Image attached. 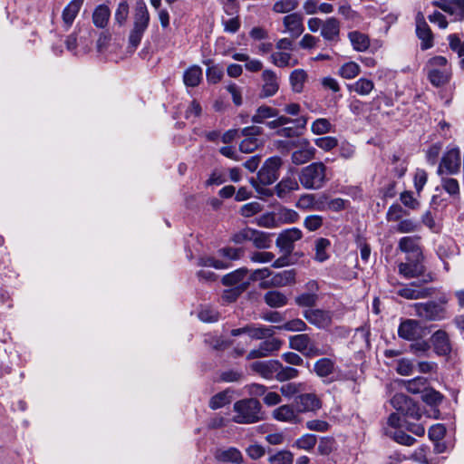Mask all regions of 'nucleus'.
<instances>
[{
  "label": "nucleus",
  "instance_id": "obj_1",
  "mask_svg": "<svg viewBox=\"0 0 464 464\" xmlns=\"http://www.w3.org/2000/svg\"><path fill=\"white\" fill-rule=\"evenodd\" d=\"M298 180L305 189H320L329 180L327 167L321 161L313 162L301 169L298 174Z\"/></svg>",
  "mask_w": 464,
  "mask_h": 464
},
{
  "label": "nucleus",
  "instance_id": "obj_2",
  "mask_svg": "<svg viewBox=\"0 0 464 464\" xmlns=\"http://www.w3.org/2000/svg\"><path fill=\"white\" fill-rule=\"evenodd\" d=\"M261 403L254 398L242 399L234 403L232 420L238 424H252L263 419Z\"/></svg>",
  "mask_w": 464,
  "mask_h": 464
},
{
  "label": "nucleus",
  "instance_id": "obj_3",
  "mask_svg": "<svg viewBox=\"0 0 464 464\" xmlns=\"http://www.w3.org/2000/svg\"><path fill=\"white\" fill-rule=\"evenodd\" d=\"M421 257H405V261L398 264V273L405 279L420 277L421 283L428 284L434 280L430 272H426V266Z\"/></svg>",
  "mask_w": 464,
  "mask_h": 464
},
{
  "label": "nucleus",
  "instance_id": "obj_4",
  "mask_svg": "<svg viewBox=\"0 0 464 464\" xmlns=\"http://www.w3.org/2000/svg\"><path fill=\"white\" fill-rule=\"evenodd\" d=\"M448 299L441 297L439 302L428 301L425 303H416L412 305L415 315L424 321H440L446 318V304Z\"/></svg>",
  "mask_w": 464,
  "mask_h": 464
},
{
  "label": "nucleus",
  "instance_id": "obj_5",
  "mask_svg": "<svg viewBox=\"0 0 464 464\" xmlns=\"http://www.w3.org/2000/svg\"><path fill=\"white\" fill-rule=\"evenodd\" d=\"M150 23V14L145 4L137 5L134 14L133 28L129 35V47L132 52L139 46L144 32Z\"/></svg>",
  "mask_w": 464,
  "mask_h": 464
},
{
  "label": "nucleus",
  "instance_id": "obj_6",
  "mask_svg": "<svg viewBox=\"0 0 464 464\" xmlns=\"http://www.w3.org/2000/svg\"><path fill=\"white\" fill-rule=\"evenodd\" d=\"M283 160L278 156L266 159L257 173V180L252 178L250 183L258 190V182L262 185H270L279 178Z\"/></svg>",
  "mask_w": 464,
  "mask_h": 464
},
{
  "label": "nucleus",
  "instance_id": "obj_7",
  "mask_svg": "<svg viewBox=\"0 0 464 464\" xmlns=\"http://www.w3.org/2000/svg\"><path fill=\"white\" fill-rule=\"evenodd\" d=\"M421 280L414 281L409 284L398 283L399 288L396 294L407 300L425 299L433 296L437 289L433 286H426Z\"/></svg>",
  "mask_w": 464,
  "mask_h": 464
},
{
  "label": "nucleus",
  "instance_id": "obj_8",
  "mask_svg": "<svg viewBox=\"0 0 464 464\" xmlns=\"http://www.w3.org/2000/svg\"><path fill=\"white\" fill-rule=\"evenodd\" d=\"M392 407L406 418L419 420L422 414L416 403L403 393H396L392 399Z\"/></svg>",
  "mask_w": 464,
  "mask_h": 464
},
{
  "label": "nucleus",
  "instance_id": "obj_9",
  "mask_svg": "<svg viewBox=\"0 0 464 464\" xmlns=\"http://www.w3.org/2000/svg\"><path fill=\"white\" fill-rule=\"evenodd\" d=\"M289 346L291 349L300 352L306 357H314L324 354V352L315 345L306 334L291 336L289 338Z\"/></svg>",
  "mask_w": 464,
  "mask_h": 464
},
{
  "label": "nucleus",
  "instance_id": "obj_10",
  "mask_svg": "<svg viewBox=\"0 0 464 464\" xmlns=\"http://www.w3.org/2000/svg\"><path fill=\"white\" fill-rule=\"evenodd\" d=\"M460 163V150L451 149L443 155L437 172L440 176L457 174L459 171Z\"/></svg>",
  "mask_w": 464,
  "mask_h": 464
},
{
  "label": "nucleus",
  "instance_id": "obj_11",
  "mask_svg": "<svg viewBox=\"0 0 464 464\" xmlns=\"http://www.w3.org/2000/svg\"><path fill=\"white\" fill-rule=\"evenodd\" d=\"M400 338L407 341H417L425 335V330L419 321L415 319H405L398 327Z\"/></svg>",
  "mask_w": 464,
  "mask_h": 464
},
{
  "label": "nucleus",
  "instance_id": "obj_12",
  "mask_svg": "<svg viewBox=\"0 0 464 464\" xmlns=\"http://www.w3.org/2000/svg\"><path fill=\"white\" fill-rule=\"evenodd\" d=\"M294 406L301 413L316 412L322 408V401L314 393H302L294 401Z\"/></svg>",
  "mask_w": 464,
  "mask_h": 464
},
{
  "label": "nucleus",
  "instance_id": "obj_13",
  "mask_svg": "<svg viewBox=\"0 0 464 464\" xmlns=\"http://www.w3.org/2000/svg\"><path fill=\"white\" fill-rule=\"evenodd\" d=\"M303 237L302 231L297 227H292L282 231L276 238V246L285 254H291L294 250V243Z\"/></svg>",
  "mask_w": 464,
  "mask_h": 464
},
{
  "label": "nucleus",
  "instance_id": "obj_14",
  "mask_svg": "<svg viewBox=\"0 0 464 464\" xmlns=\"http://www.w3.org/2000/svg\"><path fill=\"white\" fill-rule=\"evenodd\" d=\"M325 199H327L325 195L316 198L314 194H303L295 206L304 211H324L326 209Z\"/></svg>",
  "mask_w": 464,
  "mask_h": 464
},
{
  "label": "nucleus",
  "instance_id": "obj_15",
  "mask_svg": "<svg viewBox=\"0 0 464 464\" xmlns=\"http://www.w3.org/2000/svg\"><path fill=\"white\" fill-rule=\"evenodd\" d=\"M283 342L277 338H267L261 342L257 348L251 350L246 355L247 360L266 357L273 352L278 351Z\"/></svg>",
  "mask_w": 464,
  "mask_h": 464
},
{
  "label": "nucleus",
  "instance_id": "obj_16",
  "mask_svg": "<svg viewBox=\"0 0 464 464\" xmlns=\"http://www.w3.org/2000/svg\"><path fill=\"white\" fill-rule=\"evenodd\" d=\"M304 317L320 329H325L332 324V313L322 309H308L303 313Z\"/></svg>",
  "mask_w": 464,
  "mask_h": 464
},
{
  "label": "nucleus",
  "instance_id": "obj_17",
  "mask_svg": "<svg viewBox=\"0 0 464 464\" xmlns=\"http://www.w3.org/2000/svg\"><path fill=\"white\" fill-rule=\"evenodd\" d=\"M416 34L419 39L421 41V50H427L433 46L432 32L421 13H419L416 17Z\"/></svg>",
  "mask_w": 464,
  "mask_h": 464
},
{
  "label": "nucleus",
  "instance_id": "obj_18",
  "mask_svg": "<svg viewBox=\"0 0 464 464\" xmlns=\"http://www.w3.org/2000/svg\"><path fill=\"white\" fill-rule=\"evenodd\" d=\"M419 237H403L399 240L398 249L406 254V257H421L422 250Z\"/></svg>",
  "mask_w": 464,
  "mask_h": 464
},
{
  "label": "nucleus",
  "instance_id": "obj_19",
  "mask_svg": "<svg viewBox=\"0 0 464 464\" xmlns=\"http://www.w3.org/2000/svg\"><path fill=\"white\" fill-rule=\"evenodd\" d=\"M295 281V270H285L274 275L269 281L260 284L261 288L283 287L294 284Z\"/></svg>",
  "mask_w": 464,
  "mask_h": 464
},
{
  "label": "nucleus",
  "instance_id": "obj_20",
  "mask_svg": "<svg viewBox=\"0 0 464 464\" xmlns=\"http://www.w3.org/2000/svg\"><path fill=\"white\" fill-rule=\"evenodd\" d=\"M250 368L253 372L259 374L265 379L272 380L276 379V372L278 368L277 360H267V361H257L254 362Z\"/></svg>",
  "mask_w": 464,
  "mask_h": 464
},
{
  "label": "nucleus",
  "instance_id": "obj_21",
  "mask_svg": "<svg viewBox=\"0 0 464 464\" xmlns=\"http://www.w3.org/2000/svg\"><path fill=\"white\" fill-rule=\"evenodd\" d=\"M432 5L450 15H458L459 20H464V0H434Z\"/></svg>",
  "mask_w": 464,
  "mask_h": 464
},
{
  "label": "nucleus",
  "instance_id": "obj_22",
  "mask_svg": "<svg viewBox=\"0 0 464 464\" xmlns=\"http://www.w3.org/2000/svg\"><path fill=\"white\" fill-rule=\"evenodd\" d=\"M303 20V15L298 13H292L283 18V24L285 31L288 32L293 38H297L303 34L304 30Z\"/></svg>",
  "mask_w": 464,
  "mask_h": 464
},
{
  "label": "nucleus",
  "instance_id": "obj_23",
  "mask_svg": "<svg viewBox=\"0 0 464 464\" xmlns=\"http://www.w3.org/2000/svg\"><path fill=\"white\" fill-rule=\"evenodd\" d=\"M273 417L279 421L289 422L292 424L299 423L302 420L299 413L294 406V403L292 405L285 404L276 408L273 411Z\"/></svg>",
  "mask_w": 464,
  "mask_h": 464
},
{
  "label": "nucleus",
  "instance_id": "obj_24",
  "mask_svg": "<svg viewBox=\"0 0 464 464\" xmlns=\"http://www.w3.org/2000/svg\"><path fill=\"white\" fill-rule=\"evenodd\" d=\"M430 342L438 355H448L451 352V344L449 335L443 330L436 331L431 335Z\"/></svg>",
  "mask_w": 464,
  "mask_h": 464
},
{
  "label": "nucleus",
  "instance_id": "obj_25",
  "mask_svg": "<svg viewBox=\"0 0 464 464\" xmlns=\"http://www.w3.org/2000/svg\"><path fill=\"white\" fill-rule=\"evenodd\" d=\"M297 148L299 149L294 151L291 156L294 164L302 165L314 159L315 149L311 147L306 140L299 141Z\"/></svg>",
  "mask_w": 464,
  "mask_h": 464
},
{
  "label": "nucleus",
  "instance_id": "obj_26",
  "mask_svg": "<svg viewBox=\"0 0 464 464\" xmlns=\"http://www.w3.org/2000/svg\"><path fill=\"white\" fill-rule=\"evenodd\" d=\"M307 288L311 291L309 293H304L295 297V304L302 307H312L315 305L318 295L316 294L318 285L315 281H310L306 285Z\"/></svg>",
  "mask_w": 464,
  "mask_h": 464
},
{
  "label": "nucleus",
  "instance_id": "obj_27",
  "mask_svg": "<svg viewBox=\"0 0 464 464\" xmlns=\"http://www.w3.org/2000/svg\"><path fill=\"white\" fill-rule=\"evenodd\" d=\"M340 34V23L334 17H330L324 22L321 29L322 36L327 41H338Z\"/></svg>",
  "mask_w": 464,
  "mask_h": 464
},
{
  "label": "nucleus",
  "instance_id": "obj_28",
  "mask_svg": "<svg viewBox=\"0 0 464 464\" xmlns=\"http://www.w3.org/2000/svg\"><path fill=\"white\" fill-rule=\"evenodd\" d=\"M299 189L298 181L292 177L284 178L275 188L276 194L278 198H284L291 192Z\"/></svg>",
  "mask_w": 464,
  "mask_h": 464
},
{
  "label": "nucleus",
  "instance_id": "obj_29",
  "mask_svg": "<svg viewBox=\"0 0 464 464\" xmlns=\"http://www.w3.org/2000/svg\"><path fill=\"white\" fill-rule=\"evenodd\" d=\"M265 303L272 308H280L287 304V295L278 290H271L264 295Z\"/></svg>",
  "mask_w": 464,
  "mask_h": 464
},
{
  "label": "nucleus",
  "instance_id": "obj_30",
  "mask_svg": "<svg viewBox=\"0 0 464 464\" xmlns=\"http://www.w3.org/2000/svg\"><path fill=\"white\" fill-rule=\"evenodd\" d=\"M82 3L83 0H72L63 9L62 16L66 29H68L72 24Z\"/></svg>",
  "mask_w": 464,
  "mask_h": 464
},
{
  "label": "nucleus",
  "instance_id": "obj_31",
  "mask_svg": "<svg viewBox=\"0 0 464 464\" xmlns=\"http://www.w3.org/2000/svg\"><path fill=\"white\" fill-rule=\"evenodd\" d=\"M278 110L269 106H260L256 110V112L252 116V122L258 124H266V120L277 117Z\"/></svg>",
  "mask_w": 464,
  "mask_h": 464
},
{
  "label": "nucleus",
  "instance_id": "obj_32",
  "mask_svg": "<svg viewBox=\"0 0 464 464\" xmlns=\"http://www.w3.org/2000/svg\"><path fill=\"white\" fill-rule=\"evenodd\" d=\"M202 69L198 65H192L185 71L183 82L187 87H197L202 80Z\"/></svg>",
  "mask_w": 464,
  "mask_h": 464
},
{
  "label": "nucleus",
  "instance_id": "obj_33",
  "mask_svg": "<svg viewBox=\"0 0 464 464\" xmlns=\"http://www.w3.org/2000/svg\"><path fill=\"white\" fill-rule=\"evenodd\" d=\"M348 38L353 49L357 52H364L370 46L369 37L359 31L350 32L348 34Z\"/></svg>",
  "mask_w": 464,
  "mask_h": 464
},
{
  "label": "nucleus",
  "instance_id": "obj_34",
  "mask_svg": "<svg viewBox=\"0 0 464 464\" xmlns=\"http://www.w3.org/2000/svg\"><path fill=\"white\" fill-rule=\"evenodd\" d=\"M276 326L249 324V337L256 340L267 339L275 334Z\"/></svg>",
  "mask_w": 464,
  "mask_h": 464
},
{
  "label": "nucleus",
  "instance_id": "obj_35",
  "mask_svg": "<svg viewBox=\"0 0 464 464\" xmlns=\"http://www.w3.org/2000/svg\"><path fill=\"white\" fill-rule=\"evenodd\" d=\"M203 63L208 66L206 72L208 82L209 84L218 83L224 76L223 66L219 64H214L212 60H207Z\"/></svg>",
  "mask_w": 464,
  "mask_h": 464
},
{
  "label": "nucleus",
  "instance_id": "obj_36",
  "mask_svg": "<svg viewBox=\"0 0 464 464\" xmlns=\"http://www.w3.org/2000/svg\"><path fill=\"white\" fill-rule=\"evenodd\" d=\"M216 457L218 460L224 462H232L235 464H240L243 462V456L241 452L236 448L220 450L217 451Z\"/></svg>",
  "mask_w": 464,
  "mask_h": 464
},
{
  "label": "nucleus",
  "instance_id": "obj_37",
  "mask_svg": "<svg viewBox=\"0 0 464 464\" xmlns=\"http://www.w3.org/2000/svg\"><path fill=\"white\" fill-rule=\"evenodd\" d=\"M110 9L105 5L97 6L92 14V22L96 27L104 28L110 18Z\"/></svg>",
  "mask_w": 464,
  "mask_h": 464
},
{
  "label": "nucleus",
  "instance_id": "obj_38",
  "mask_svg": "<svg viewBox=\"0 0 464 464\" xmlns=\"http://www.w3.org/2000/svg\"><path fill=\"white\" fill-rule=\"evenodd\" d=\"M334 362L329 358H321L314 362V371L320 377H327L333 373Z\"/></svg>",
  "mask_w": 464,
  "mask_h": 464
},
{
  "label": "nucleus",
  "instance_id": "obj_39",
  "mask_svg": "<svg viewBox=\"0 0 464 464\" xmlns=\"http://www.w3.org/2000/svg\"><path fill=\"white\" fill-rule=\"evenodd\" d=\"M251 242L256 248L266 249L270 247L272 240L268 233L253 228Z\"/></svg>",
  "mask_w": 464,
  "mask_h": 464
},
{
  "label": "nucleus",
  "instance_id": "obj_40",
  "mask_svg": "<svg viewBox=\"0 0 464 464\" xmlns=\"http://www.w3.org/2000/svg\"><path fill=\"white\" fill-rule=\"evenodd\" d=\"M248 270L246 268H239L237 270H235L234 272H231L222 278V283L225 285H239L242 283H245L243 279L246 276Z\"/></svg>",
  "mask_w": 464,
  "mask_h": 464
},
{
  "label": "nucleus",
  "instance_id": "obj_41",
  "mask_svg": "<svg viewBox=\"0 0 464 464\" xmlns=\"http://www.w3.org/2000/svg\"><path fill=\"white\" fill-rule=\"evenodd\" d=\"M450 73L446 70L432 69L429 72L430 83L434 86L445 85L449 83Z\"/></svg>",
  "mask_w": 464,
  "mask_h": 464
},
{
  "label": "nucleus",
  "instance_id": "obj_42",
  "mask_svg": "<svg viewBox=\"0 0 464 464\" xmlns=\"http://www.w3.org/2000/svg\"><path fill=\"white\" fill-rule=\"evenodd\" d=\"M405 389L413 394L421 393L429 385L424 377H416L411 380L404 381Z\"/></svg>",
  "mask_w": 464,
  "mask_h": 464
},
{
  "label": "nucleus",
  "instance_id": "obj_43",
  "mask_svg": "<svg viewBox=\"0 0 464 464\" xmlns=\"http://www.w3.org/2000/svg\"><path fill=\"white\" fill-rule=\"evenodd\" d=\"M440 185L442 188L452 198L459 197V184L456 179L441 176Z\"/></svg>",
  "mask_w": 464,
  "mask_h": 464
},
{
  "label": "nucleus",
  "instance_id": "obj_44",
  "mask_svg": "<svg viewBox=\"0 0 464 464\" xmlns=\"http://www.w3.org/2000/svg\"><path fill=\"white\" fill-rule=\"evenodd\" d=\"M331 246L329 239L324 237H320L315 241V255L314 259L318 262H324L329 258V256L326 252L328 247Z\"/></svg>",
  "mask_w": 464,
  "mask_h": 464
},
{
  "label": "nucleus",
  "instance_id": "obj_45",
  "mask_svg": "<svg viewBox=\"0 0 464 464\" xmlns=\"http://www.w3.org/2000/svg\"><path fill=\"white\" fill-rule=\"evenodd\" d=\"M298 374L299 371L297 369L289 366H284L278 361V368L276 372V380H277L278 382H285L296 378Z\"/></svg>",
  "mask_w": 464,
  "mask_h": 464
},
{
  "label": "nucleus",
  "instance_id": "obj_46",
  "mask_svg": "<svg viewBox=\"0 0 464 464\" xmlns=\"http://www.w3.org/2000/svg\"><path fill=\"white\" fill-rule=\"evenodd\" d=\"M299 5L298 0H277L272 10L277 14H285L295 10Z\"/></svg>",
  "mask_w": 464,
  "mask_h": 464
},
{
  "label": "nucleus",
  "instance_id": "obj_47",
  "mask_svg": "<svg viewBox=\"0 0 464 464\" xmlns=\"http://www.w3.org/2000/svg\"><path fill=\"white\" fill-rule=\"evenodd\" d=\"M386 434L392 438L397 443H400L404 446H412L416 440L405 433L401 430H386Z\"/></svg>",
  "mask_w": 464,
  "mask_h": 464
},
{
  "label": "nucleus",
  "instance_id": "obj_48",
  "mask_svg": "<svg viewBox=\"0 0 464 464\" xmlns=\"http://www.w3.org/2000/svg\"><path fill=\"white\" fill-rule=\"evenodd\" d=\"M316 441L317 438L315 435L306 433L295 441L294 447H296L299 450L310 451L314 448Z\"/></svg>",
  "mask_w": 464,
  "mask_h": 464
},
{
  "label": "nucleus",
  "instance_id": "obj_49",
  "mask_svg": "<svg viewBox=\"0 0 464 464\" xmlns=\"http://www.w3.org/2000/svg\"><path fill=\"white\" fill-rule=\"evenodd\" d=\"M293 461L294 455L289 450H279L268 458L270 464H293Z\"/></svg>",
  "mask_w": 464,
  "mask_h": 464
},
{
  "label": "nucleus",
  "instance_id": "obj_50",
  "mask_svg": "<svg viewBox=\"0 0 464 464\" xmlns=\"http://www.w3.org/2000/svg\"><path fill=\"white\" fill-rule=\"evenodd\" d=\"M421 399L427 404L433 406L440 404L442 401L443 396L440 394V392L428 386L421 392Z\"/></svg>",
  "mask_w": 464,
  "mask_h": 464
},
{
  "label": "nucleus",
  "instance_id": "obj_51",
  "mask_svg": "<svg viewBox=\"0 0 464 464\" xmlns=\"http://www.w3.org/2000/svg\"><path fill=\"white\" fill-rule=\"evenodd\" d=\"M277 330H285L289 332H303L307 329L306 324L299 318L290 320L282 325H276Z\"/></svg>",
  "mask_w": 464,
  "mask_h": 464
},
{
  "label": "nucleus",
  "instance_id": "obj_52",
  "mask_svg": "<svg viewBox=\"0 0 464 464\" xmlns=\"http://www.w3.org/2000/svg\"><path fill=\"white\" fill-rule=\"evenodd\" d=\"M412 343L410 345L409 349H410V352L413 354H415L416 356H425L430 349V343L425 341V340H422L421 339H418L417 341H411Z\"/></svg>",
  "mask_w": 464,
  "mask_h": 464
},
{
  "label": "nucleus",
  "instance_id": "obj_53",
  "mask_svg": "<svg viewBox=\"0 0 464 464\" xmlns=\"http://www.w3.org/2000/svg\"><path fill=\"white\" fill-rule=\"evenodd\" d=\"M248 285L249 282H246L228 290H226L222 295V298L227 302H234L248 287Z\"/></svg>",
  "mask_w": 464,
  "mask_h": 464
},
{
  "label": "nucleus",
  "instance_id": "obj_54",
  "mask_svg": "<svg viewBox=\"0 0 464 464\" xmlns=\"http://www.w3.org/2000/svg\"><path fill=\"white\" fill-rule=\"evenodd\" d=\"M303 224L308 231H316L324 225V218L320 215H309L304 218Z\"/></svg>",
  "mask_w": 464,
  "mask_h": 464
},
{
  "label": "nucleus",
  "instance_id": "obj_55",
  "mask_svg": "<svg viewBox=\"0 0 464 464\" xmlns=\"http://www.w3.org/2000/svg\"><path fill=\"white\" fill-rule=\"evenodd\" d=\"M304 390V383L288 382L281 386V393L287 398L295 396Z\"/></svg>",
  "mask_w": 464,
  "mask_h": 464
},
{
  "label": "nucleus",
  "instance_id": "obj_56",
  "mask_svg": "<svg viewBox=\"0 0 464 464\" xmlns=\"http://www.w3.org/2000/svg\"><path fill=\"white\" fill-rule=\"evenodd\" d=\"M332 124L327 119L320 118L313 122L311 130L314 134L321 135L330 132Z\"/></svg>",
  "mask_w": 464,
  "mask_h": 464
},
{
  "label": "nucleus",
  "instance_id": "obj_57",
  "mask_svg": "<svg viewBox=\"0 0 464 464\" xmlns=\"http://www.w3.org/2000/svg\"><path fill=\"white\" fill-rule=\"evenodd\" d=\"M360 72L359 65L354 62H349L340 68V74L346 79H352L358 75Z\"/></svg>",
  "mask_w": 464,
  "mask_h": 464
},
{
  "label": "nucleus",
  "instance_id": "obj_58",
  "mask_svg": "<svg viewBox=\"0 0 464 464\" xmlns=\"http://www.w3.org/2000/svg\"><path fill=\"white\" fill-rule=\"evenodd\" d=\"M262 209H263V206L260 203H258L256 201H253V202L246 203V204L243 205L240 208L239 212L243 217L250 218V217L261 212Z\"/></svg>",
  "mask_w": 464,
  "mask_h": 464
},
{
  "label": "nucleus",
  "instance_id": "obj_59",
  "mask_svg": "<svg viewBox=\"0 0 464 464\" xmlns=\"http://www.w3.org/2000/svg\"><path fill=\"white\" fill-rule=\"evenodd\" d=\"M335 441L332 437H323L317 447L320 455H329L334 450Z\"/></svg>",
  "mask_w": 464,
  "mask_h": 464
},
{
  "label": "nucleus",
  "instance_id": "obj_60",
  "mask_svg": "<svg viewBox=\"0 0 464 464\" xmlns=\"http://www.w3.org/2000/svg\"><path fill=\"white\" fill-rule=\"evenodd\" d=\"M315 145L324 151H329L338 145V140L334 137L326 136L314 140Z\"/></svg>",
  "mask_w": 464,
  "mask_h": 464
},
{
  "label": "nucleus",
  "instance_id": "obj_61",
  "mask_svg": "<svg viewBox=\"0 0 464 464\" xmlns=\"http://www.w3.org/2000/svg\"><path fill=\"white\" fill-rule=\"evenodd\" d=\"M407 215V212L399 204L392 205L386 214L388 221H400L401 218Z\"/></svg>",
  "mask_w": 464,
  "mask_h": 464
},
{
  "label": "nucleus",
  "instance_id": "obj_62",
  "mask_svg": "<svg viewBox=\"0 0 464 464\" xmlns=\"http://www.w3.org/2000/svg\"><path fill=\"white\" fill-rule=\"evenodd\" d=\"M417 228L418 224L412 219H401L393 229L399 233H411L416 231Z\"/></svg>",
  "mask_w": 464,
  "mask_h": 464
},
{
  "label": "nucleus",
  "instance_id": "obj_63",
  "mask_svg": "<svg viewBox=\"0 0 464 464\" xmlns=\"http://www.w3.org/2000/svg\"><path fill=\"white\" fill-rule=\"evenodd\" d=\"M229 403V397L227 392H219L214 395L209 401V407L213 410L219 409Z\"/></svg>",
  "mask_w": 464,
  "mask_h": 464
},
{
  "label": "nucleus",
  "instance_id": "obj_64",
  "mask_svg": "<svg viewBox=\"0 0 464 464\" xmlns=\"http://www.w3.org/2000/svg\"><path fill=\"white\" fill-rule=\"evenodd\" d=\"M449 44L452 51L456 52L459 57L464 56V41L461 42L457 34H450L448 37Z\"/></svg>",
  "mask_w": 464,
  "mask_h": 464
}]
</instances>
